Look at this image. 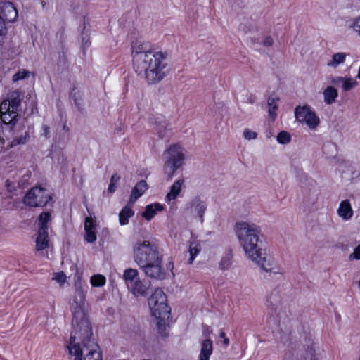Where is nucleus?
I'll return each instance as SVG.
<instances>
[{
    "label": "nucleus",
    "mask_w": 360,
    "mask_h": 360,
    "mask_svg": "<svg viewBox=\"0 0 360 360\" xmlns=\"http://www.w3.org/2000/svg\"><path fill=\"white\" fill-rule=\"evenodd\" d=\"M72 331L67 347L74 360H102L99 346L91 339L93 333L88 319L89 305L80 285H76L70 302Z\"/></svg>",
    "instance_id": "nucleus-1"
},
{
    "label": "nucleus",
    "mask_w": 360,
    "mask_h": 360,
    "mask_svg": "<svg viewBox=\"0 0 360 360\" xmlns=\"http://www.w3.org/2000/svg\"><path fill=\"white\" fill-rule=\"evenodd\" d=\"M236 233L246 257L266 272L281 274V268L272 257L261 248V228L253 223L240 221L236 224Z\"/></svg>",
    "instance_id": "nucleus-2"
},
{
    "label": "nucleus",
    "mask_w": 360,
    "mask_h": 360,
    "mask_svg": "<svg viewBox=\"0 0 360 360\" xmlns=\"http://www.w3.org/2000/svg\"><path fill=\"white\" fill-rule=\"evenodd\" d=\"M132 55L135 71L148 84H157L169 73L167 52L153 51L148 44L136 43L132 46Z\"/></svg>",
    "instance_id": "nucleus-3"
},
{
    "label": "nucleus",
    "mask_w": 360,
    "mask_h": 360,
    "mask_svg": "<svg viewBox=\"0 0 360 360\" xmlns=\"http://www.w3.org/2000/svg\"><path fill=\"white\" fill-rule=\"evenodd\" d=\"M133 253L134 262L147 276L157 280L165 278L162 256L155 243L146 240H137Z\"/></svg>",
    "instance_id": "nucleus-4"
},
{
    "label": "nucleus",
    "mask_w": 360,
    "mask_h": 360,
    "mask_svg": "<svg viewBox=\"0 0 360 360\" xmlns=\"http://www.w3.org/2000/svg\"><path fill=\"white\" fill-rule=\"evenodd\" d=\"M21 91L15 90L8 94L7 97L0 105V120L11 129L18 122V117H20L18 111L21 103Z\"/></svg>",
    "instance_id": "nucleus-5"
},
{
    "label": "nucleus",
    "mask_w": 360,
    "mask_h": 360,
    "mask_svg": "<svg viewBox=\"0 0 360 360\" xmlns=\"http://www.w3.org/2000/svg\"><path fill=\"white\" fill-rule=\"evenodd\" d=\"M165 163L163 169L167 176V180H171L177 169L184 164L185 155L184 149L178 145H172L164 153Z\"/></svg>",
    "instance_id": "nucleus-6"
},
{
    "label": "nucleus",
    "mask_w": 360,
    "mask_h": 360,
    "mask_svg": "<svg viewBox=\"0 0 360 360\" xmlns=\"http://www.w3.org/2000/svg\"><path fill=\"white\" fill-rule=\"evenodd\" d=\"M167 297L161 289H156L148 299L152 315L158 319L169 316L170 308L167 303Z\"/></svg>",
    "instance_id": "nucleus-7"
},
{
    "label": "nucleus",
    "mask_w": 360,
    "mask_h": 360,
    "mask_svg": "<svg viewBox=\"0 0 360 360\" xmlns=\"http://www.w3.org/2000/svg\"><path fill=\"white\" fill-rule=\"evenodd\" d=\"M49 191L41 187H33L24 196V204L30 207H44L51 200Z\"/></svg>",
    "instance_id": "nucleus-8"
},
{
    "label": "nucleus",
    "mask_w": 360,
    "mask_h": 360,
    "mask_svg": "<svg viewBox=\"0 0 360 360\" xmlns=\"http://www.w3.org/2000/svg\"><path fill=\"white\" fill-rule=\"evenodd\" d=\"M296 120L305 124L310 129H316L320 124V119L309 105L297 106L295 110Z\"/></svg>",
    "instance_id": "nucleus-9"
},
{
    "label": "nucleus",
    "mask_w": 360,
    "mask_h": 360,
    "mask_svg": "<svg viewBox=\"0 0 360 360\" xmlns=\"http://www.w3.org/2000/svg\"><path fill=\"white\" fill-rule=\"evenodd\" d=\"M18 18V11L10 1H4L0 6V36L6 33V22H13Z\"/></svg>",
    "instance_id": "nucleus-10"
},
{
    "label": "nucleus",
    "mask_w": 360,
    "mask_h": 360,
    "mask_svg": "<svg viewBox=\"0 0 360 360\" xmlns=\"http://www.w3.org/2000/svg\"><path fill=\"white\" fill-rule=\"evenodd\" d=\"M8 197L13 199V207L16 209H22V180L18 181L7 179L5 183Z\"/></svg>",
    "instance_id": "nucleus-11"
},
{
    "label": "nucleus",
    "mask_w": 360,
    "mask_h": 360,
    "mask_svg": "<svg viewBox=\"0 0 360 360\" xmlns=\"http://www.w3.org/2000/svg\"><path fill=\"white\" fill-rule=\"evenodd\" d=\"M188 212L194 217H198L200 222H203V215L207 210V204L205 200L199 197H195L187 205Z\"/></svg>",
    "instance_id": "nucleus-12"
},
{
    "label": "nucleus",
    "mask_w": 360,
    "mask_h": 360,
    "mask_svg": "<svg viewBox=\"0 0 360 360\" xmlns=\"http://www.w3.org/2000/svg\"><path fill=\"white\" fill-rule=\"evenodd\" d=\"M85 240L94 243L96 240V221L92 217H86L84 223Z\"/></svg>",
    "instance_id": "nucleus-13"
},
{
    "label": "nucleus",
    "mask_w": 360,
    "mask_h": 360,
    "mask_svg": "<svg viewBox=\"0 0 360 360\" xmlns=\"http://www.w3.org/2000/svg\"><path fill=\"white\" fill-rule=\"evenodd\" d=\"M337 213L338 215L345 221H348L352 219L354 212L349 200H344L340 203Z\"/></svg>",
    "instance_id": "nucleus-14"
},
{
    "label": "nucleus",
    "mask_w": 360,
    "mask_h": 360,
    "mask_svg": "<svg viewBox=\"0 0 360 360\" xmlns=\"http://www.w3.org/2000/svg\"><path fill=\"white\" fill-rule=\"evenodd\" d=\"M49 245V235L48 231L42 229H39L37 236L36 238V249L37 251H41L46 249Z\"/></svg>",
    "instance_id": "nucleus-15"
},
{
    "label": "nucleus",
    "mask_w": 360,
    "mask_h": 360,
    "mask_svg": "<svg viewBox=\"0 0 360 360\" xmlns=\"http://www.w3.org/2000/svg\"><path fill=\"white\" fill-rule=\"evenodd\" d=\"M349 53L345 52L335 53L331 59L327 62V66L333 69H336L339 65H342L345 61Z\"/></svg>",
    "instance_id": "nucleus-16"
},
{
    "label": "nucleus",
    "mask_w": 360,
    "mask_h": 360,
    "mask_svg": "<svg viewBox=\"0 0 360 360\" xmlns=\"http://www.w3.org/2000/svg\"><path fill=\"white\" fill-rule=\"evenodd\" d=\"M213 345L210 339H206L201 344L200 353L198 360H209L212 354Z\"/></svg>",
    "instance_id": "nucleus-17"
},
{
    "label": "nucleus",
    "mask_w": 360,
    "mask_h": 360,
    "mask_svg": "<svg viewBox=\"0 0 360 360\" xmlns=\"http://www.w3.org/2000/svg\"><path fill=\"white\" fill-rule=\"evenodd\" d=\"M148 189V185L146 181L141 180L133 188L130 196V201L134 202L141 197Z\"/></svg>",
    "instance_id": "nucleus-18"
},
{
    "label": "nucleus",
    "mask_w": 360,
    "mask_h": 360,
    "mask_svg": "<svg viewBox=\"0 0 360 360\" xmlns=\"http://www.w3.org/2000/svg\"><path fill=\"white\" fill-rule=\"evenodd\" d=\"M163 210V205L159 203L150 204L146 207L145 211L142 213V217L146 220H150L158 211Z\"/></svg>",
    "instance_id": "nucleus-19"
},
{
    "label": "nucleus",
    "mask_w": 360,
    "mask_h": 360,
    "mask_svg": "<svg viewBox=\"0 0 360 360\" xmlns=\"http://www.w3.org/2000/svg\"><path fill=\"white\" fill-rule=\"evenodd\" d=\"M324 102L327 105H331L335 102L338 96V90L333 86H328L323 92Z\"/></svg>",
    "instance_id": "nucleus-20"
},
{
    "label": "nucleus",
    "mask_w": 360,
    "mask_h": 360,
    "mask_svg": "<svg viewBox=\"0 0 360 360\" xmlns=\"http://www.w3.org/2000/svg\"><path fill=\"white\" fill-rule=\"evenodd\" d=\"M184 179H178L174 182V184L170 187L169 192L166 195V199L167 201L174 200L177 197V195L181 192V186L184 184Z\"/></svg>",
    "instance_id": "nucleus-21"
},
{
    "label": "nucleus",
    "mask_w": 360,
    "mask_h": 360,
    "mask_svg": "<svg viewBox=\"0 0 360 360\" xmlns=\"http://www.w3.org/2000/svg\"><path fill=\"white\" fill-rule=\"evenodd\" d=\"M134 295L144 296L147 294L148 287L139 278L128 287Z\"/></svg>",
    "instance_id": "nucleus-22"
},
{
    "label": "nucleus",
    "mask_w": 360,
    "mask_h": 360,
    "mask_svg": "<svg viewBox=\"0 0 360 360\" xmlns=\"http://www.w3.org/2000/svg\"><path fill=\"white\" fill-rule=\"evenodd\" d=\"M122 277L127 287L139 278L138 271L132 268L125 269Z\"/></svg>",
    "instance_id": "nucleus-23"
},
{
    "label": "nucleus",
    "mask_w": 360,
    "mask_h": 360,
    "mask_svg": "<svg viewBox=\"0 0 360 360\" xmlns=\"http://www.w3.org/2000/svg\"><path fill=\"white\" fill-rule=\"evenodd\" d=\"M201 245L198 240H193L190 242L189 245V254L190 258L188 259V263L192 264L194 261L195 257L199 254L201 251Z\"/></svg>",
    "instance_id": "nucleus-24"
},
{
    "label": "nucleus",
    "mask_w": 360,
    "mask_h": 360,
    "mask_svg": "<svg viewBox=\"0 0 360 360\" xmlns=\"http://www.w3.org/2000/svg\"><path fill=\"white\" fill-rule=\"evenodd\" d=\"M133 215V210L128 206L124 207L119 214V221L120 224H127L129 223V219Z\"/></svg>",
    "instance_id": "nucleus-25"
},
{
    "label": "nucleus",
    "mask_w": 360,
    "mask_h": 360,
    "mask_svg": "<svg viewBox=\"0 0 360 360\" xmlns=\"http://www.w3.org/2000/svg\"><path fill=\"white\" fill-rule=\"evenodd\" d=\"M278 100V98L275 96H270L268 98L269 115L273 120L276 115V110H277V102Z\"/></svg>",
    "instance_id": "nucleus-26"
},
{
    "label": "nucleus",
    "mask_w": 360,
    "mask_h": 360,
    "mask_svg": "<svg viewBox=\"0 0 360 360\" xmlns=\"http://www.w3.org/2000/svg\"><path fill=\"white\" fill-rule=\"evenodd\" d=\"M358 85L357 81L352 77H345L344 80L341 84V88L343 91L347 92L356 87Z\"/></svg>",
    "instance_id": "nucleus-27"
},
{
    "label": "nucleus",
    "mask_w": 360,
    "mask_h": 360,
    "mask_svg": "<svg viewBox=\"0 0 360 360\" xmlns=\"http://www.w3.org/2000/svg\"><path fill=\"white\" fill-rule=\"evenodd\" d=\"M51 220V213L49 212H44L40 214L38 219L39 229H48L47 224Z\"/></svg>",
    "instance_id": "nucleus-28"
},
{
    "label": "nucleus",
    "mask_w": 360,
    "mask_h": 360,
    "mask_svg": "<svg viewBox=\"0 0 360 360\" xmlns=\"http://www.w3.org/2000/svg\"><path fill=\"white\" fill-rule=\"evenodd\" d=\"M232 254L231 252H226L221 258L219 265V268L222 270L228 269L231 264Z\"/></svg>",
    "instance_id": "nucleus-29"
},
{
    "label": "nucleus",
    "mask_w": 360,
    "mask_h": 360,
    "mask_svg": "<svg viewBox=\"0 0 360 360\" xmlns=\"http://www.w3.org/2000/svg\"><path fill=\"white\" fill-rule=\"evenodd\" d=\"M70 97L74 100L75 105L80 108L82 105V92L77 88H73L71 93Z\"/></svg>",
    "instance_id": "nucleus-30"
},
{
    "label": "nucleus",
    "mask_w": 360,
    "mask_h": 360,
    "mask_svg": "<svg viewBox=\"0 0 360 360\" xmlns=\"http://www.w3.org/2000/svg\"><path fill=\"white\" fill-rule=\"evenodd\" d=\"M91 283L94 287H101L105 283V276L98 274L91 277Z\"/></svg>",
    "instance_id": "nucleus-31"
},
{
    "label": "nucleus",
    "mask_w": 360,
    "mask_h": 360,
    "mask_svg": "<svg viewBox=\"0 0 360 360\" xmlns=\"http://www.w3.org/2000/svg\"><path fill=\"white\" fill-rule=\"evenodd\" d=\"M276 139L279 143L286 144L290 141L291 137L288 132L282 131L277 135Z\"/></svg>",
    "instance_id": "nucleus-32"
},
{
    "label": "nucleus",
    "mask_w": 360,
    "mask_h": 360,
    "mask_svg": "<svg viewBox=\"0 0 360 360\" xmlns=\"http://www.w3.org/2000/svg\"><path fill=\"white\" fill-rule=\"evenodd\" d=\"M120 176L117 174H114L112 176L111 179H110V185L108 186V191L110 193L115 192V189L117 188L116 184L120 181Z\"/></svg>",
    "instance_id": "nucleus-33"
},
{
    "label": "nucleus",
    "mask_w": 360,
    "mask_h": 360,
    "mask_svg": "<svg viewBox=\"0 0 360 360\" xmlns=\"http://www.w3.org/2000/svg\"><path fill=\"white\" fill-rule=\"evenodd\" d=\"M30 101V114H34V112H37V102L35 101V95H32L31 93H29L27 96Z\"/></svg>",
    "instance_id": "nucleus-34"
},
{
    "label": "nucleus",
    "mask_w": 360,
    "mask_h": 360,
    "mask_svg": "<svg viewBox=\"0 0 360 360\" xmlns=\"http://www.w3.org/2000/svg\"><path fill=\"white\" fill-rule=\"evenodd\" d=\"M268 302L273 306H277L281 302V299L276 292H273L268 298Z\"/></svg>",
    "instance_id": "nucleus-35"
},
{
    "label": "nucleus",
    "mask_w": 360,
    "mask_h": 360,
    "mask_svg": "<svg viewBox=\"0 0 360 360\" xmlns=\"http://www.w3.org/2000/svg\"><path fill=\"white\" fill-rule=\"evenodd\" d=\"M243 136L246 140H252V139H257V133L255 131H251L249 129H245V131L243 132Z\"/></svg>",
    "instance_id": "nucleus-36"
},
{
    "label": "nucleus",
    "mask_w": 360,
    "mask_h": 360,
    "mask_svg": "<svg viewBox=\"0 0 360 360\" xmlns=\"http://www.w3.org/2000/svg\"><path fill=\"white\" fill-rule=\"evenodd\" d=\"M53 279L62 285L66 281V275L63 271L55 273Z\"/></svg>",
    "instance_id": "nucleus-37"
},
{
    "label": "nucleus",
    "mask_w": 360,
    "mask_h": 360,
    "mask_svg": "<svg viewBox=\"0 0 360 360\" xmlns=\"http://www.w3.org/2000/svg\"><path fill=\"white\" fill-rule=\"evenodd\" d=\"M304 360H315V349L312 347L308 348L304 356Z\"/></svg>",
    "instance_id": "nucleus-38"
},
{
    "label": "nucleus",
    "mask_w": 360,
    "mask_h": 360,
    "mask_svg": "<svg viewBox=\"0 0 360 360\" xmlns=\"http://www.w3.org/2000/svg\"><path fill=\"white\" fill-rule=\"evenodd\" d=\"M345 77H340V76H333L330 79V82L332 84L337 86H341V84L344 80Z\"/></svg>",
    "instance_id": "nucleus-39"
},
{
    "label": "nucleus",
    "mask_w": 360,
    "mask_h": 360,
    "mask_svg": "<svg viewBox=\"0 0 360 360\" xmlns=\"http://www.w3.org/2000/svg\"><path fill=\"white\" fill-rule=\"evenodd\" d=\"M352 27L360 36V15L354 19Z\"/></svg>",
    "instance_id": "nucleus-40"
},
{
    "label": "nucleus",
    "mask_w": 360,
    "mask_h": 360,
    "mask_svg": "<svg viewBox=\"0 0 360 360\" xmlns=\"http://www.w3.org/2000/svg\"><path fill=\"white\" fill-rule=\"evenodd\" d=\"M350 259H360V245L354 250V252L349 255Z\"/></svg>",
    "instance_id": "nucleus-41"
},
{
    "label": "nucleus",
    "mask_w": 360,
    "mask_h": 360,
    "mask_svg": "<svg viewBox=\"0 0 360 360\" xmlns=\"http://www.w3.org/2000/svg\"><path fill=\"white\" fill-rule=\"evenodd\" d=\"M23 77H24V80L25 79H29L30 77V84L31 85L34 84V75L32 72H30L29 71L24 70Z\"/></svg>",
    "instance_id": "nucleus-42"
},
{
    "label": "nucleus",
    "mask_w": 360,
    "mask_h": 360,
    "mask_svg": "<svg viewBox=\"0 0 360 360\" xmlns=\"http://www.w3.org/2000/svg\"><path fill=\"white\" fill-rule=\"evenodd\" d=\"M167 129V126L165 124L160 125L158 128H157L158 133L159 134L160 137L162 138L165 135V131Z\"/></svg>",
    "instance_id": "nucleus-43"
},
{
    "label": "nucleus",
    "mask_w": 360,
    "mask_h": 360,
    "mask_svg": "<svg viewBox=\"0 0 360 360\" xmlns=\"http://www.w3.org/2000/svg\"><path fill=\"white\" fill-rule=\"evenodd\" d=\"M13 82H15L22 79V70L18 71L13 76Z\"/></svg>",
    "instance_id": "nucleus-44"
},
{
    "label": "nucleus",
    "mask_w": 360,
    "mask_h": 360,
    "mask_svg": "<svg viewBox=\"0 0 360 360\" xmlns=\"http://www.w3.org/2000/svg\"><path fill=\"white\" fill-rule=\"evenodd\" d=\"M274 44V40L271 37L267 36L264 38L263 41V44L265 46H271Z\"/></svg>",
    "instance_id": "nucleus-45"
},
{
    "label": "nucleus",
    "mask_w": 360,
    "mask_h": 360,
    "mask_svg": "<svg viewBox=\"0 0 360 360\" xmlns=\"http://www.w3.org/2000/svg\"><path fill=\"white\" fill-rule=\"evenodd\" d=\"M41 135L48 138L50 136V128L49 126L44 124L42 126V133Z\"/></svg>",
    "instance_id": "nucleus-46"
},
{
    "label": "nucleus",
    "mask_w": 360,
    "mask_h": 360,
    "mask_svg": "<svg viewBox=\"0 0 360 360\" xmlns=\"http://www.w3.org/2000/svg\"><path fill=\"white\" fill-rule=\"evenodd\" d=\"M22 143V135L17 136L16 139H13L12 145L21 144Z\"/></svg>",
    "instance_id": "nucleus-47"
},
{
    "label": "nucleus",
    "mask_w": 360,
    "mask_h": 360,
    "mask_svg": "<svg viewBox=\"0 0 360 360\" xmlns=\"http://www.w3.org/2000/svg\"><path fill=\"white\" fill-rule=\"evenodd\" d=\"M291 167L295 169L294 172L297 174H300L302 173V169H299L295 165L293 162L291 163Z\"/></svg>",
    "instance_id": "nucleus-48"
},
{
    "label": "nucleus",
    "mask_w": 360,
    "mask_h": 360,
    "mask_svg": "<svg viewBox=\"0 0 360 360\" xmlns=\"http://www.w3.org/2000/svg\"><path fill=\"white\" fill-rule=\"evenodd\" d=\"M229 344V340L227 338H224V345L227 346Z\"/></svg>",
    "instance_id": "nucleus-49"
},
{
    "label": "nucleus",
    "mask_w": 360,
    "mask_h": 360,
    "mask_svg": "<svg viewBox=\"0 0 360 360\" xmlns=\"http://www.w3.org/2000/svg\"><path fill=\"white\" fill-rule=\"evenodd\" d=\"M219 337H220L221 338L224 339V338H226L225 333H224V331H220V333H219Z\"/></svg>",
    "instance_id": "nucleus-50"
},
{
    "label": "nucleus",
    "mask_w": 360,
    "mask_h": 360,
    "mask_svg": "<svg viewBox=\"0 0 360 360\" xmlns=\"http://www.w3.org/2000/svg\"><path fill=\"white\" fill-rule=\"evenodd\" d=\"M168 268L172 271L174 269V264L172 262H169Z\"/></svg>",
    "instance_id": "nucleus-51"
},
{
    "label": "nucleus",
    "mask_w": 360,
    "mask_h": 360,
    "mask_svg": "<svg viewBox=\"0 0 360 360\" xmlns=\"http://www.w3.org/2000/svg\"><path fill=\"white\" fill-rule=\"evenodd\" d=\"M356 77L360 79V66H359V72H358Z\"/></svg>",
    "instance_id": "nucleus-52"
},
{
    "label": "nucleus",
    "mask_w": 360,
    "mask_h": 360,
    "mask_svg": "<svg viewBox=\"0 0 360 360\" xmlns=\"http://www.w3.org/2000/svg\"><path fill=\"white\" fill-rule=\"evenodd\" d=\"M207 333V335L209 334V333H210V331H209V330H208V329H207V330L204 331V333Z\"/></svg>",
    "instance_id": "nucleus-53"
},
{
    "label": "nucleus",
    "mask_w": 360,
    "mask_h": 360,
    "mask_svg": "<svg viewBox=\"0 0 360 360\" xmlns=\"http://www.w3.org/2000/svg\"><path fill=\"white\" fill-rule=\"evenodd\" d=\"M207 333V335L209 334V333H210V331H209V330H208V329H207V330L204 331V333Z\"/></svg>",
    "instance_id": "nucleus-54"
}]
</instances>
